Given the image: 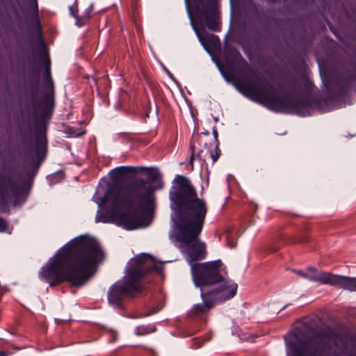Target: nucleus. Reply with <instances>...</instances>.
<instances>
[{
    "mask_svg": "<svg viewBox=\"0 0 356 356\" xmlns=\"http://www.w3.org/2000/svg\"><path fill=\"white\" fill-rule=\"evenodd\" d=\"M76 24L78 25L79 27H81L83 24L79 23V24Z\"/></svg>",
    "mask_w": 356,
    "mask_h": 356,
    "instance_id": "obj_29",
    "label": "nucleus"
},
{
    "mask_svg": "<svg viewBox=\"0 0 356 356\" xmlns=\"http://www.w3.org/2000/svg\"><path fill=\"white\" fill-rule=\"evenodd\" d=\"M238 284L233 280L225 277L219 284L207 289V292L203 293L206 300L211 298L215 304L226 301L236 294Z\"/></svg>",
    "mask_w": 356,
    "mask_h": 356,
    "instance_id": "obj_10",
    "label": "nucleus"
},
{
    "mask_svg": "<svg viewBox=\"0 0 356 356\" xmlns=\"http://www.w3.org/2000/svg\"><path fill=\"white\" fill-rule=\"evenodd\" d=\"M339 337L332 332L321 334L305 343L298 345L285 337L286 356H341L330 355L332 347L337 346Z\"/></svg>",
    "mask_w": 356,
    "mask_h": 356,
    "instance_id": "obj_6",
    "label": "nucleus"
},
{
    "mask_svg": "<svg viewBox=\"0 0 356 356\" xmlns=\"http://www.w3.org/2000/svg\"><path fill=\"white\" fill-rule=\"evenodd\" d=\"M190 22H220V12L214 0H185Z\"/></svg>",
    "mask_w": 356,
    "mask_h": 356,
    "instance_id": "obj_8",
    "label": "nucleus"
},
{
    "mask_svg": "<svg viewBox=\"0 0 356 356\" xmlns=\"http://www.w3.org/2000/svg\"><path fill=\"white\" fill-rule=\"evenodd\" d=\"M112 334L115 335V337H116V336H117V334L113 333Z\"/></svg>",
    "mask_w": 356,
    "mask_h": 356,
    "instance_id": "obj_32",
    "label": "nucleus"
},
{
    "mask_svg": "<svg viewBox=\"0 0 356 356\" xmlns=\"http://www.w3.org/2000/svg\"><path fill=\"white\" fill-rule=\"evenodd\" d=\"M201 297L203 302L202 304H197L194 305L193 308V312L195 315H200L209 311L214 305L215 302L211 298L206 300L203 296V293L207 292V289L202 288L201 289Z\"/></svg>",
    "mask_w": 356,
    "mask_h": 356,
    "instance_id": "obj_13",
    "label": "nucleus"
},
{
    "mask_svg": "<svg viewBox=\"0 0 356 356\" xmlns=\"http://www.w3.org/2000/svg\"><path fill=\"white\" fill-rule=\"evenodd\" d=\"M303 277L323 284H330L340 289L343 288L345 276L334 275L330 273L309 268L303 274Z\"/></svg>",
    "mask_w": 356,
    "mask_h": 356,
    "instance_id": "obj_12",
    "label": "nucleus"
},
{
    "mask_svg": "<svg viewBox=\"0 0 356 356\" xmlns=\"http://www.w3.org/2000/svg\"><path fill=\"white\" fill-rule=\"evenodd\" d=\"M131 15L132 17V22H137V21H140V18L139 16V4L138 0H132L131 4Z\"/></svg>",
    "mask_w": 356,
    "mask_h": 356,
    "instance_id": "obj_18",
    "label": "nucleus"
},
{
    "mask_svg": "<svg viewBox=\"0 0 356 356\" xmlns=\"http://www.w3.org/2000/svg\"><path fill=\"white\" fill-rule=\"evenodd\" d=\"M230 22H234L233 20H232V17L230 18Z\"/></svg>",
    "mask_w": 356,
    "mask_h": 356,
    "instance_id": "obj_30",
    "label": "nucleus"
},
{
    "mask_svg": "<svg viewBox=\"0 0 356 356\" xmlns=\"http://www.w3.org/2000/svg\"><path fill=\"white\" fill-rule=\"evenodd\" d=\"M191 149L192 150V154H191V156L190 161H191V165L193 166V161L195 159L193 145H191Z\"/></svg>",
    "mask_w": 356,
    "mask_h": 356,
    "instance_id": "obj_23",
    "label": "nucleus"
},
{
    "mask_svg": "<svg viewBox=\"0 0 356 356\" xmlns=\"http://www.w3.org/2000/svg\"><path fill=\"white\" fill-rule=\"evenodd\" d=\"M27 196V190L18 187L10 175L0 174V211L7 212L10 203L14 206L20 204Z\"/></svg>",
    "mask_w": 356,
    "mask_h": 356,
    "instance_id": "obj_9",
    "label": "nucleus"
},
{
    "mask_svg": "<svg viewBox=\"0 0 356 356\" xmlns=\"http://www.w3.org/2000/svg\"><path fill=\"white\" fill-rule=\"evenodd\" d=\"M272 2H275L276 0H270Z\"/></svg>",
    "mask_w": 356,
    "mask_h": 356,
    "instance_id": "obj_33",
    "label": "nucleus"
},
{
    "mask_svg": "<svg viewBox=\"0 0 356 356\" xmlns=\"http://www.w3.org/2000/svg\"><path fill=\"white\" fill-rule=\"evenodd\" d=\"M170 198L172 209L170 238L186 254L195 285L200 289H210L223 281L227 271L220 259L195 263L207 255L206 243L199 238L208 212L207 202L197 197L190 180L181 175L175 178Z\"/></svg>",
    "mask_w": 356,
    "mask_h": 356,
    "instance_id": "obj_1",
    "label": "nucleus"
},
{
    "mask_svg": "<svg viewBox=\"0 0 356 356\" xmlns=\"http://www.w3.org/2000/svg\"><path fill=\"white\" fill-rule=\"evenodd\" d=\"M220 24H191L197 37L204 48L209 51L210 47L216 46L220 44L219 38L214 34L209 33L207 30L217 31L219 30Z\"/></svg>",
    "mask_w": 356,
    "mask_h": 356,
    "instance_id": "obj_11",
    "label": "nucleus"
},
{
    "mask_svg": "<svg viewBox=\"0 0 356 356\" xmlns=\"http://www.w3.org/2000/svg\"><path fill=\"white\" fill-rule=\"evenodd\" d=\"M129 167L128 166H120L113 169L109 172V176L113 181L120 179L124 175L128 173Z\"/></svg>",
    "mask_w": 356,
    "mask_h": 356,
    "instance_id": "obj_17",
    "label": "nucleus"
},
{
    "mask_svg": "<svg viewBox=\"0 0 356 356\" xmlns=\"http://www.w3.org/2000/svg\"><path fill=\"white\" fill-rule=\"evenodd\" d=\"M36 24V29L39 31L40 37H41V26H40V24Z\"/></svg>",
    "mask_w": 356,
    "mask_h": 356,
    "instance_id": "obj_26",
    "label": "nucleus"
},
{
    "mask_svg": "<svg viewBox=\"0 0 356 356\" xmlns=\"http://www.w3.org/2000/svg\"><path fill=\"white\" fill-rule=\"evenodd\" d=\"M233 54L237 60L242 58V56L239 51L236 49H233Z\"/></svg>",
    "mask_w": 356,
    "mask_h": 356,
    "instance_id": "obj_24",
    "label": "nucleus"
},
{
    "mask_svg": "<svg viewBox=\"0 0 356 356\" xmlns=\"http://www.w3.org/2000/svg\"><path fill=\"white\" fill-rule=\"evenodd\" d=\"M35 154L38 158L44 156L47 150V139L44 131H40L35 140Z\"/></svg>",
    "mask_w": 356,
    "mask_h": 356,
    "instance_id": "obj_14",
    "label": "nucleus"
},
{
    "mask_svg": "<svg viewBox=\"0 0 356 356\" xmlns=\"http://www.w3.org/2000/svg\"><path fill=\"white\" fill-rule=\"evenodd\" d=\"M154 181L152 177L137 179L124 188L116 184H108L106 188L100 184L92 196L99 207L95 221L112 222L128 230L148 226L146 214L132 208L136 204L144 208L152 206L153 193L158 188Z\"/></svg>",
    "mask_w": 356,
    "mask_h": 356,
    "instance_id": "obj_2",
    "label": "nucleus"
},
{
    "mask_svg": "<svg viewBox=\"0 0 356 356\" xmlns=\"http://www.w3.org/2000/svg\"><path fill=\"white\" fill-rule=\"evenodd\" d=\"M213 136L215 137L216 140L218 141V139H217V135H218L217 131L216 130H213Z\"/></svg>",
    "mask_w": 356,
    "mask_h": 356,
    "instance_id": "obj_28",
    "label": "nucleus"
},
{
    "mask_svg": "<svg viewBox=\"0 0 356 356\" xmlns=\"http://www.w3.org/2000/svg\"><path fill=\"white\" fill-rule=\"evenodd\" d=\"M155 330V328H149V327L146 326H140L138 327L136 329V334L138 335H143L145 334L152 332H154Z\"/></svg>",
    "mask_w": 356,
    "mask_h": 356,
    "instance_id": "obj_20",
    "label": "nucleus"
},
{
    "mask_svg": "<svg viewBox=\"0 0 356 356\" xmlns=\"http://www.w3.org/2000/svg\"><path fill=\"white\" fill-rule=\"evenodd\" d=\"M160 271L154 259L148 254H141L127 264V272L122 280L113 284L108 291V303L113 307H120L125 297H131L143 291L140 282L148 272Z\"/></svg>",
    "mask_w": 356,
    "mask_h": 356,
    "instance_id": "obj_4",
    "label": "nucleus"
},
{
    "mask_svg": "<svg viewBox=\"0 0 356 356\" xmlns=\"http://www.w3.org/2000/svg\"><path fill=\"white\" fill-rule=\"evenodd\" d=\"M44 63L46 66L44 72V85L51 92V93L53 94L54 84L50 75L49 59L48 58H45Z\"/></svg>",
    "mask_w": 356,
    "mask_h": 356,
    "instance_id": "obj_16",
    "label": "nucleus"
},
{
    "mask_svg": "<svg viewBox=\"0 0 356 356\" xmlns=\"http://www.w3.org/2000/svg\"><path fill=\"white\" fill-rule=\"evenodd\" d=\"M241 90L245 96L270 111L302 115L300 111L302 102L291 97H280L277 91L270 87L267 90H261L252 84L243 83L241 84Z\"/></svg>",
    "mask_w": 356,
    "mask_h": 356,
    "instance_id": "obj_5",
    "label": "nucleus"
},
{
    "mask_svg": "<svg viewBox=\"0 0 356 356\" xmlns=\"http://www.w3.org/2000/svg\"><path fill=\"white\" fill-rule=\"evenodd\" d=\"M10 351H0V356H10Z\"/></svg>",
    "mask_w": 356,
    "mask_h": 356,
    "instance_id": "obj_25",
    "label": "nucleus"
},
{
    "mask_svg": "<svg viewBox=\"0 0 356 356\" xmlns=\"http://www.w3.org/2000/svg\"><path fill=\"white\" fill-rule=\"evenodd\" d=\"M7 222L3 218L0 217V232L6 231Z\"/></svg>",
    "mask_w": 356,
    "mask_h": 356,
    "instance_id": "obj_22",
    "label": "nucleus"
},
{
    "mask_svg": "<svg viewBox=\"0 0 356 356\" xmlns=\"http://www.w3.org/2000/svg\"><path fill=\"white\" fill-rule=\"evenodd\" d=\"M70 15L74 18L76 22H81V21L90 19V13H91V7L88 8V10L86 11L82 15L78 14V8H77V1L76 0L74 3L68 7Z\"/></svg>",
    "mask_w": 356,
    "mask_h": 356,
    "instance_id": "obj_15",
    "label": "nucleus"
},
{
    "mask_svg": "<svg viewBox=\"0 0 356 356\" xmlns=\"http://www.w3.org/2000/svg\"><path fill=\"white\" fill-rule=\"evenodd\" d=\"M40 22L37 0H0V20Z\"/></svg>",
    "mask_w": 356,
    "mask_h": 356,
    "instance_id": "obj_7",
    "label": "nucleus"
},
{
    "mask_svg": "<svg viewBox=\"0 0 356 356\" xmlns=\"http://www.w3.org/2000/svg\"><path fill=\"white\" fill-rule=\"evenodd\" d=\"M325 22L329 23V22H330V21H329V20H327V19H326Z\"/></svg>",
    "mask_w": 356,
    "mask_h": 356,
    "instance_id": "obj_31",
    "label": "nucleus"
},
{
    "mask_svg": "<svg viewBox=\"0 0 356 356\" xmlns=\"http://www.w3.org/2000/svg\"><path fill=\"white\" fill-rule=\"evenodd\" d=\"M343 289L350 291H356V277L345 276Z\"/></svg>",
    "mask_w": 356,
    "mask_h": 356,
    "instance_id": "obj_19",
    "label": "nucleus"
},
{
    "mask_svg": "<svg viewBox=\"0 0 356 356\" xmlns=\"http://www.w3.org/2000/svg\"><path fill=\"white\" fill-rule=\"evenodd\" d=\"M220 151L218 148V144H216L214 151H212V150L209 151V154L212 159L213 163H215L218 160V159L220 156Z\"/></svg>",
    "mask_w": 356,
    "mask_h": 356,
    "instance_id": "obj_21",
    "label": "nucleus"
},
{
    "mask_svg": "<svg viewBox=\"0 0 356 356\" xmlns=\"http://www.w3.org/2000/svg\"><path fill=\"white\" fill-rule=\"evenodd\" d=\"M103 258V250L96 240L79 236L57 251L41 268L39 277L50 286L64 282L81 286L90 277L95 264Z\"/></svg>",
    "mask_w": 356,
    "mask_h": 356,
    "instance_id": "obj_3",
    "label": "nucleus"
},
{
    "mask_svg": "<svg viewBox=\"0 0 356 356\" xmlns=\"http://www.w3.org/2000/svg\"><path fill=\"white\" fill-rule=\"evenodd\" d=\"M296 273L300 276H302L303 277V274L305 273V271H301V270H298V271H296Z\"/></svg>",
    "mask_w": 356,
    "mask_h": 356,
    "instance_id": "obj_27",
    "label": "nucleus"
}]
</instances>
